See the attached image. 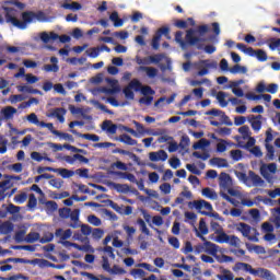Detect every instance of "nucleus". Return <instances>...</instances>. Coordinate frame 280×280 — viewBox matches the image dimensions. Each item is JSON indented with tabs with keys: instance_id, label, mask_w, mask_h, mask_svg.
<instances>
[{
	"instance_id": "nucleus-1",
	"label": "nucleus",
	"mask_w": 280,
	"mask_h": 280,
	"mask_svg": "<svg viewBox=\"0 0 280 280\" xmlns=\"http://www.w3.org/2000/svg\"><path fill=\"white\" fill-rule=\"evenodd\" d=\"M2 10L7 23H11V25H13L14 27H19V30H25L27 27V23H36V21L44 23L45 21H47V15H45V13L42 11L23 12L22 21L19 20V10H25V3L19 1L4 2V4L2 5Z\"/></svg>"
},
{
	"instance_id": "nucleus-2",
	"label": "nucleus",
	"mask_w": 280,
	"mask_h": 280,
	"mask_svg": "<svg viewBox=\"0 0 280 280\" xmlns=\"http://www.w3.org/2000/svg\"><path fill=\"white\" fill-rule=\"evenodd\" d=\"M235 230L241 233L243 237L249 240V242H259V232H257V229L241 222L235 225Z\"/></svg>"
},
{
	"instance_id": "nucleus-3",
	"label": "nucleus",
	"mask_w": 280,
	"mask_h": 280,
	"mask_svg": "<svg viewBox=\"0 0 280 280\" xmlns=\"http://www.w3.org/2000/svg\"><path fill=\"white\" fill-rule=\"evenodd\" d=\"M197 237L203 242V248L206 255H210L211 257H217L218 253H226V249L220 247L218 244L207 241V237L202 236L200 232H197Z\"/></svg>"
},
{
	"instance_id": "nucleus-4",
	"label": "nucleus",
	"mask_w": 280,
	"mask_h": 280,
	"mask_svg": "<svg viewBox=\"0 0 280 280\" xmlns=\"http://www.w3.org/2000/svg\"><path fill=\"white\" fill-rule=\"evenodd\" d=\"M192 67L198 71L197 75H208L209 69H218V61L215 60H199L192 63Z\"/></svg>"
},
{
	"instance_id": "nucleus-5",
	"label": "nucleus",
	"mask_w": 280,
	"mask_h": 280,
	"mask_svg": "<svg viewBox=\"0 0 280 280\" xmlns=\"http://www.w3.org/2000/svg\"><path fill=\"white\" fill-rule=\"evenodd\" d=\"M275 139V137L272 136V128H269L266 131V139H265V147L267 150V159H269V161H273L275 160V147H272V140Z\"/></svg>"
},
{
	"instance_id": "nucleus-6",
	"label": "nucleus",
	"mask_w": 280,
	"mask_h": 280,
	"mask_svg": "<svg viewBox=\"0 0 280 280\" xmlns=\"http://www.w3.org/2000/svg\"><path fill=\"white\" fill-rule=\"evenodd\" d=\"M246 187H264L266 182L261 178V176L255 174V172L249 171L246 180Z\"/></svg>"
},
{
	"instance_id": "nucleus-7",
	"label": "nucleus",
	"mask_w": 280,
	"mask_h": 280,
	"mask_svg": "<svg viewBox=\"0 0 280 280\" xmlns=\"http://www.w3.org/2000/svg\"><path fill=\"white\" fill-rule=\"evenodd\" d=\"M260 174L266 180H272V175L277 174V165L275 163L262 164L260 166Z\"/></svg>"
},
{
	"instance_id": "nucleus-8",
	"label": "nucleus",
	"mask_w": 280,
	"mask_h": 280,
	"mask_svg": "<svg viewBox=\"0 0 280 280\" xmlns=\"http://www.w3.org/2000/svg\"><path fill=\"white\" fill-rule=\"evenodd\" d=\"M167 159H170V155L165 150L152 151L149 153V160L152 163H159V162L165 163Z\"/></svg>"
},
{
	"instance_id": "nucleus-9",
	"label": "nucleus",
	"mask_w": 280,
	"mask_h": 280,
	"mask_svg": "<svg viewBox=\"0 0 280 280\" xmlns=\"http://www.w3.org/2000/svg\"><path fill=\"white\" fill-rule=\"evenodd\" d=\"M18 109L12 106H5L0 110V119L2 121H12L16 115Z\"/></svg>"
},
{
	"instance_id": "nucleus-10",
	"label": "nucleus",
	"mask_w": 280,
	"mask_h": 280,
	"mask_svg": "<svg viewBox=\"0 0 280 280\" xmlns=\"http://www.w3.org/2000/svg\"><path fill=\"white\" fill-rule=\"evenodd\" d=\"M253 277H259L260 279H266V280H277V276H275L272 271L266 268L254 269Z\"/></svg>"
},
{
	"instance_id": "nucleus-11",
	"label": "nucleus",
	"mask_w": 280,
	"mask_h": 280,
	"mask_svg": "<svg viewBox=\"0 0 280 280\" xmlns=\"http://www.w3.org/2000/svg\"><path fill=\"white\" fill-rule=\"evenodd\" d=\"M133 125L136 127V132L138 135V139L140 137H143L145 135H153V137H159L161 133L159 132H152V130L150 129H145V127H143L139 121L133 120Z\"/></svg>"
},
{
	"instance_id": "nucleus-12",
	"label": "nucleus",
	"mask_w": 280,
	"mask_h": 280,
	"mask_svg": "<svg viewBox=\"0 0 280 280\" xmlns=\"http://www.w3.org/2000/svg\"><path fill=\"white\" fill-rule=\"evenodd\" d=\"M50 62L44 65L43 70L46 71V73H58L60 71V66H58V57H51Z\"/></svg>"
},
{
	"instance_id": "nucleus-13",
	"label": "nucleus",
	"mask_w": 280,
	"mask_h": 280,
	"mask_svg": "<svg viewBox=\"0 0 280 280\" xmlns=\"http://www.w3.org/2000/svg\"><path fill=\"white\" fill-rule=\"evenodd\" d=\"M107 187H109V189H115L116 191H118V194L130 192V186H128V184H117L114 182H107Z\"/></svg>"
},
{
	"instance_id": "nucleus-14",
	"label": "nucleus",
	"mask_w": 280,
	"mask_h": 280,
	"mask_svg": "<svg viewBox=\"0 0 280 280\" xmlns=\"http://www.w3.org/2000/svg\"><path fill=\"white\" fill-rule=\"evenodd\" d=\"M137 71L144 72L147 78H150L151 80L156 78V75H159V69H156L154 67L139 66L137 68Z\"/></svg>"
},
{
	"instance_id": "nucleus-15",
	"label": "nucleus",
	"mask_w": 280,
	"mask_h": 280,
	"mask_svg": "<svg viewBox=\"0 0 280 280\" xmlns=\"http://www.w3.org/2000/svg\"><path fill=\"white\" fill-rule=\"evenodd\" d=\"M71 235H73V231H71V229L65 230L59 228L55 232V237H57L59 242L70 240Z\"/></svg>"
},
{
	"instance_id": "nucleus-16",
	"label": "nucleus",
	"mask_w": 280,
	"mask_h": 280,
	"mask_svg": "<svg viewBox=\"0 0 280 280\" xmlns=\"http://www.w3.org/2000/svg\"><path fill=\"white\" fill-rule=\"evenodd\" d=\"M163 60L166 62L167 69H172L170 66L172 65V61L170 58H167V56H165V54H156L151 56V65H159L160 62H163Z\"/></svg>"
},
{
	"instance_id": "nucleus-17",
	"label": "nucleus",
	"mask_w": 280,
	"mask_h": 280,
	"mask_svg": "<svg viewBox=\"0 0 280 280\" xmlns=\"http://www.w3.org/2000/svg\"><path fill=\"white\" fill-rule=\"evenodd\" d=\"M248 121L253 128V130H255L256 132H259V130H261V119H264V117L261 115L255 116H248Z\"/></svg>"
},
{
	"instance_id": "nucleus-18",
	"label": "nucleus",
	"mask_w": 280,
	"mask_h": 280,
	"mask_svg": "<svg viewBox=\"0 0 280 280\" xmlns=\"http://www.w3.org/2000/svg\"><path fill=\"white\" fill-rule=\"evenodd\" d=\"M192 205H194L195 209H197V211H202V210L213 211V206H211V203L209 201L203 200V199L196 200V201H194Z\"/></svg>"
},
{
	"instance_id": "nucleus-19",
	"label": "nucleus",
	"mask_w": 280,
	"mask_h": 280,
	"mask_svg": "<svg viewBox=\"0 0 280 280\" xmlns=\"http://www.w3.org/2000/svg\"><path fill=\"white\" fill-rule=\"evenodd\" d=\"M69 218L71 220V223H69V226L71 229H80V210L74 209L73 211H71Z\"/></svg>"
},
{
	"instance_id": "nucleus-20",
	"label": "nucleus",
	"mask_w": 280,
	"mask_h": 280,
	"mask_svg": "<svg viewBox=\"0 0 280 280\" xmlns=\"http://www.w3.org/2000/svg\"><path fill=\"white\" fill-rule=\"evenodd\" d=\"M232 185L233 182L231 179V176L226 173L221 174L219 187H221L222 189H230Z\"/></svg>"
},
{
	"instance_id": "nucleus-21",
	"label": "nucleus",
	"mask_w": 280,
	"mask_h": 280,
	"mask_svg": "<svg viewBox=\"0 0 280 280\" xmlns=\"http://www.w3.org/2000/svg\"><path fill=\"white\" fill-rule=\"evenodd\" d=\"M65 115H67V109L59 107L52 109L48 117H56L60 124H65Z\"/></svg>"
},
{
	"instance_id": "nucleus-22",
	"label": "nucleus",
	"mask_w": 280,
	"mask_h": 280,
	"mask_svg": "<svg viewBox=\"0 0 280 280\" xmlns=\"http://www.w3.org/2000/svg\"><path fill=\"white\" fill-rule=\"evenodd\" d=\"M72 135H75L77 137H80L81 139H86L88 141H94L97 143L100 141V136L93 135V133H80L75 129H71Z\"/></svg>"
},
{
	"instance_id": "nucleus-23",
	"label": "nucleus",
	"mask_w": 280,
	"mask_h": 280,
	"mask_svg": "<svg viewBox=\"0 0 280 280\" xmlns=\"http://www.w3.org/2000/svg\"><path fill=\"white\" fill-rule=\"evenodd\" d=\"M39 38L42 42L45 43V45H47V43H51V40H58V34H56L55 32H42L39 33Z\"/></svg>"
},
{
	"instance_id": "nucleus-24",
	"label": "nucleus",
	"mask_w": 280,
	"mask_h": 280,
	"mask_svg": "<svg viewBox=\"0 0 280 280\" xmlns=\"http://www.w3.org/2000/svg\"><path fill=\"white\" fill-rule=\"evenodd\" d=\"M14 231V223L11 221H5L0 223V234L1 235H8Z\"/></svg>"
},
{
	"instance_id": "nucleus-25",
	"label": "nucleus",
	"mask_w": 280,
	"mask_h": 280,
	"mask_svg": "<svg viewBox=\"0 0 280 280\" xmlns=\"http://www.w3.org/2000/svg\"><path fill=\"white\" fill-rule=\"evenodd\" d=\"M201 196L208 200H218V192L213 188L206 187L201 190Z\"/></svg>"
},
{
	"instance_id": "nucleus-26",
	"label": "nucleus",
	"mask_w": 280,
	"mask_h": 280,
	"mask_svg": "<svg viewBox=\"0 0 280 280\" xmlns=\"http://www.w3.org/2000/svg\"><path fill=\"white\" fill-rule=\"evenodd\" d=\"M102 130H105L108 135H115L117 132V125L110 120H105L102 125Z\"/></svg>"
},
{
	"instance_id": "nucleus-27",
	"label": "nucleus",
	"mask_w": 280,
	"mask_h": 280,
	"mask_svg": "<svg viewBox=\"0 0 280 280\" xmlns=\"http://www.w3.org/2000/svg\"><path fill=\"white\" fill-rule=\"evenodd\" d=\"M226 97H229V93L226 92H218L215 95V98L218 100L221 108H226L229 106V101H226Z\"/></svg>"
},
{
	"instance_id": "nucleus-28",
	"label": "nucleus",
	"mask_w": 280,
	"mask_h": 280,
	"mask_svg": "<svg viewBox=\"0 0 280 280\" xmlns=\"http://www.w3.org/2000/svg\"><path fill=\"white\" fill-rule=\"evenodd\" d=\"M230 73H232V75H237V73L246 75V73H248V68L236 63L230 68Z\"/></svg>"
},
{
	"instance_id": "nucleus-29",
	"label": "nucleus",
	"mask_w": 280,
	"mask_h": 280,
	"mask_svg": "<svg viewBox=\"0 0 280 280\" xmlns=\"http://www.w3.org/2000/svg\"><path fill=\"white\" fill-rule=\"evenodd\" d=\"M234 270H243V272H249V275H253V272H255L253 266L246 262H236L234 266Z\"/></svg>"
},
{
	"instance_id": "nucleus-30",
	"label": "nucleus",
	"mask_w": 280,
	"mask_h": 280,
	"mask_svg": "<svg viewBox=\"0 0 280 280\" xmlns=\"http://www.w3.org/2000/svg\"><path fill=\"white\" fill-rule=\"evenodd\" d=\"M186 40L189 43V45H198V43H200V39L196 37V31L194 30L187 31Z\"/></svg>"
},
{
	"instance_id": "nucleus-31",
	"label": "nucleus",
	"mask_w": 280,
	"mask_h": 280,
	"mask_svg": "<svg viewBox=\"0 0 280 280\" xmlns=\"http://www.w3.org/2000/svg\"><path fill=\"white\" fill-rule=\"evenodd\" d=\"M210 165H213V167H229V162L222 158H213L210 160Z\"/></svg>"
},
{
	"instance_id": "nucleus-32",
	"label": "nucleus",
	"mask_w": 280,
	"mask_h": 280,
	"mask_svg": "<svg viewBox=\"0 0 280 280\" xmlns=\"http://www.w3.org/2000/svg\"><path fill=\"white\" fill-rule=\"evenodd\" d=\"M69 110L72 115H80L83 119H86V113H89V109L75 107L73 105L69 106Z\"/></svg>"
},
{
	"instance_id": "nucleus-33",
	"label": "nucleus",
	"mask_w": 280,
	"mask_h": 280,
	"mask_svg": "<svg viewBox=\"0 0 280 280\" xmlns=\"http://www.w3.org/2000/svg\"><path fill=\"white\" fill-rule=\"evenodd\" d=\"M109 20L114 23V27H124V20L119 19V13H117V11H114L109 15Z\"/></svg>"
},
{
	"instance_id": "nucleus-34",
	"label": "nucleus",
	"mask_w": 280,
	"mask_h": 280,
	"mask_svg": "<svg viewBox=\"0 0 280 280\" xmlns=\"http://www.w3.org/2000/svg\"><path fill=\"white\" fill-rule=\"evenodd\" d=\"M214 259L219 264H233V261H234L233 257L226 256V255H224V253L217 254V256H214Z\"/></svg>"
},
{
	"instance_id": "nucleus-35",
	"label": "nucleus",
	"mask_w": 280,
	"mask_h": 280,
	"mask_svg": "<svg viewBox=\"0 0 280 280\" xmlns=\"http://www.w3.org/2000/svg\"><path fill=\"white\" fill-rule=\"evenodd\" d=\"M118 141H120V143H125L126 145H137V140L132 139V137L126 133L120 135Z\"/></svg>"
},
{
	"instance_id": "nucleus-36",
	"label": "nucleus",
	"mask_w": 280,
	"mask_h": 280,
	"mask_svg": "<svg viewBox=\"0 0 280 280\" xmlns=\"http://www.w3.org/2000/svg\"><path fill=\"white\" fill-rule=\"evenodd\" d=\"M209 145H211V141H209V140L202 138V139H200L199 141H197V142L192 145V148H194L195 150H205L206 148H209Z\"/></svg>"
},
{
	"instance_id": "nucleus-37",
	"label": "nucleus",
	"mask_w": 280,
	"mask_h": 280,
	"mask_svg": "<svg viewBox=\"0 0 280 280\" xmlns=\"http://www.w3.org/2000/svg\"><path fill=\"white\" fill-rule=\"evenodd\" d=\"M56 173L59 174L62 178H71L75 176V172L67 168H56Z\"/></svg>"
},
{
	"instance_id": "nucleus-38",
	"label": "nucleus",
	"mask_w": 280,
	"mask_h": 280,
	"mask_svg": "<svg viewBox=\"0 0 280 280\" xmlns=\"http://www.w3.org/2000/svg\"><path fill=\"white\" fill-rule=\"evenodd\" d=\"M198 233L205 237V235L209 234V228L207 226V222H205V219H200L199 221V232L196 230V235L198 236Z\"/></svg>"
},
{
	"instance_id": "nucleus-39",
	"label": "nucleus",
	"mask_w": 280,
	"mask_h": 280,
	"mask_svg": "<svg viewBox=\"0 0 280 280\" xmlns=\"http://www.w3.org/2000/svg\"><path fill=\"white\" fill-rule=\"evenodd\" d=\"M61 8H63L65 10H72L73 12H75L78 10H82V4L78 2H66L61 5Z\"/></svg>"
},
{
	"instance_id": "nucleus-40",
	"label": "nucleus",
	"mask_w": 280,
	"mask_h": 280,
	"mask_svg": "<svg viewBox=\"0 0 280 280\" xmlns=\"http://www.w3.org/2000/svg\"><path fill=\"white\" fill-rule=\"evenodd\" d=\"M130 275L133 277V279H143L147 273L143 269H141V267H138L136 269H131Z\"/></svg>"
},
{
	"instance_id": "nucleus-41",
	"label": "nucleus",
	"mask_w": 280,
	"mask_h": 280,
	"mask_svg": "<svg viewBox=\"0 0 280 280\" xmlns=\"http://www.w3.org/2000/svg\"><path fill=\"white\" fill-rule=\"evenodd\" d=\"M38 240H40V234L38 232H31L25 237L27 244H34V242H38Z\"/></svg>"
},
{
	"instance_id": "nucleus-42",
	"label": "nucleus",
	"mask_w": 280,
	"mask_h": 280,
	"mask_svg": "<svg viewBox=\"0 0 280 280\" xmlns=\"http://www.w3.org/2000/svg\"><path fill=\"white\" fill-rule=\"evenodd\" d=\"M136 62L137 65H139L140 67H148V65H152V58L151 56L141 58L139 56L136 57Z\"/></svg>"
},
{
	"instance_id": "nucleus-43",
	"label": "nucleus",
	"mask_w": 280,
	"mask_h": 280,
	"mask_svg": "<svg viewBox=\"0 0 280 280\" xmlns=\"http://www.w3.org/2000/svg\"><path fill=\"white\" fill-rule=\"evenodd\" d=\"M189 143H190L189 136L184 135V136H182L178 145H179L182 151L187 152V148H189Z\"/></svg>"
},
{
	"instance_id": "nucleus-44",
	"label": "nucleus",
	"mask_w": 280,
	"mask_h": 280,
	"mask_svg": "<svg viewBox=\"0 0 280 280\" xmlns=\"http://www.w3.org/2000/svg\"><path fill=\"white\" fill-rule=\"evenodd\" d=\"M229 234L225 233V231H221L219 234H217L215 242L218 244H228L229 242Z\"/></svg>"
},
{
	"instance_id": "nucleus-45",
	"label": "nucleus",
	"mask_w": 280,
	"mask_h": 280,
	"mask_svg": "<svg viewBox=\"0 0 280 280\" xmlns=\"http://www.w3.org/2000/svg\"><path fill=\"white\" fill-rule=\"evenodd\" d=\"M220 196H222L224 198V200H226L228 202H231V205H233V207H240V205H242L241 200L231 198L223 190L220 191Z\"/></svg>"
},
{
	"instance_id": "nucleus-46",
	"label": "nucleus",
	"mask_w": 280,
	"mask_h": 280,
	"mask_svg": "<svg viewBox=\"0 0 280 280\" xmlns=\"http://www.w3.org/2000/svg\"><path fill=\"white\" fill-rule=\"evenodd\" d=\"M137 224L141 231V233H143L144 235H149V236L151 235L150 229H148V225L145 224V221H143V219H138Z\"/></svg>"
},
{
	"instance_id": "nucleus-47",
	"label": "nucleus",
	"mask_w": 280,
	"mask_h": 280,
	"mask_svg": "<svg viewBox=\"0 0 280 280\" xmlns=\"http://www.w3.org/2000/svg\"><path fill=\"white\" fill-rule=\"evenodd\" d=\"M228 244H230V246H235V248H240L242 241L235 235H230L228 236Z\"/></svg>"
},
{
	"instance_id": "nucleus-48",
	"label": "nucleus",
	"mask_w": 280,
	"mask_h": 280,
	"mask_svg": "<svg viewBox=\"0 0 280 280\" xmlns=\"http://www.w3.org/2000/svg\"><path fill=\"white\" fill-rule=\"evenodd\" d=\"M26 120H27L28 124H33L34 126H39L40 127V124H43V121H40L38 119V116L34 113L27 115Z\"/></svg>"
},
{
	"instance_id": "nucleus-49",
	"label": "nucleus",
	"mask_w": 280,
	"mask_h": 280,
	"mask_svg": "<svg viewBox=\"0 0 280 280\" xmlns=\"http://www.w3.org/2000/svg\"><path fill=\"white\" fill-rule=\"evenodd\" d=\"M88 222L92 224V226H102V219L97 218L95 214L88 215Z\"/></svg>"
},
{
	"instance_id": "nucleus-50",
	"label": "nucleus",
	"mask_w": 280,
	"mask_h": 280,
	"mask_svg": "<svg viewBox=\"0 0 280 280\" xmlns=\"http://www.w3.org/2000/svg\"><path fill=\"white\" fill-rule=\"evenodd\" d=\"M48 184L54 187L55 189H61L62 185H65V182L60 178H51L49 179Z\"/></svg>"
},
{
	"instance_id": "nucleus-51",
	"label": "nucleus",
	"mask_w": 280,
	"mask_h": 280,
	"mask_svg": "<svg viewBox=\"0 0 280 280\" xmlns=\"http://www.w3.org/2000/svg\"><path fill=\"white\" fill-rule=\"evenodd\" d=\"M91 104H93L95 108H98V110H103V113H108V115H113V110L107 109L106 105L100 103L98 101H91Z\"/></svg>"
},
{
	"instance_id": "nucleus-52",
	"label": "nucleus",
	"mask_w": 280,
	"mask_h": 280,
	"mask_svg": "<svg viewBox=\"0 0 280 280\" xmlns=\"http://www.w3.org/2000/svg\"><path fill=\"white\" fill-rule=\"evenodd\" d=\"M238 132L240 135H242L243 139L246 141L247 139H249L252 132H250V128L248 126H242L241 128H238Z\"/></svg>"
},
{
	"instance_id": "nucleus-53",
	"label": "nucleus",
	"mask_w": 280,
	"mask_h": 280,
	"mask_svg": "<svg viewBox=\"0 0 280 280\" xmlns=\"http://www.w3.org/2000/svg\"><path fill=\"white\" fill-rule=\"evenodd\" d=\"M55 137H59V139H63V141H70L71 143L74 141L73 136L61 131H55Z\"/></svg>"
},
{
	"instance_id": "nucleus-54",
	"label": "nucleus",
	"mask_w": 280,
	"mask_h": 280,
	"mask_svg": "<svg viewBox=\"0 0 280 280\" xmlns=\"http://www.w3.org/2000/svg\"><path fill=\"white\" fill-rule=\"evenodd\" d=\"M8 152V139L0 135V154Z\"/></svg>"
},
{
	"instance_id": "nucleus-55",
	"label": "nucleus",
	"mask_w": 280,
	"mask_h": 280,
	"mask_svg": "<svg viewBox=\"0 0 280 280\" xmlns=\"http://www.w3.org/2000/svg\"><path fill=\"white\" fill-rule=\"evenodd\" d=\"M13 200H14V202H16V205H23V202H25V200H27V192H20L18 195H15Z\"/></svg>"
},
{
	"instance_id": "nucleus-56",
	"label": "nucleus",
	"mask_w": 280,
	"mask_h": 280,
	"mask_svg": "<svg viewBox=\"0 0 280 280\" xmlns=\"http://www.w3.org/2000/svg\"><path fill=\"white\" fill-rule=\"evenodd\" d=\"M27 232L25 230H20L15 233L14 240L18 244H21V242H25V234Z\"/></svg>"
},
{
	"instance_id": "nucleus-57",
	"label": "nucleus",
	"mask_w": 280,
	"mask_h": 280,
	"mask_svg": "<svg viewBox=\"0 0 280 280\" xmlns=\"http://www.w3.org/2000/svg\"><path fill=\"white\" fill-rule=\"evenodd\" d=\"M254 56H256L257 60L260 62H266V60H268V55L261 49L256 50Z\"/></svg>"
},
{
	"instance_id": "nucleus-58",
	"label": "nucleus",
	"mask_w": 280,
	"mask_h": 280,
	"mask_svg": "<svg viewBox=\"0 0 280 280\" xmlns=\"http://www.w3.org/2000/svg\"><path fill=\"white\" fill-rule=\"evenodd\" d=\"M241 201V205H243V207H255V201H253L252 199H248L246 196H241V199H238Z\"/></svg>"
},
{
	"instance_id": "nucleus-59",
	"label": "nucleus",
	"mask_w": 280,
	"mask_h": 280,
	"mask_svg": "<svg viewBox=\"0 0 280 280\" xmlns=\"http://www.w3.org/2000/svg\"><path fill=\"white\" fill-rule=\"evenodd\" d=\"M85 54L90 57V58H97V56H100V48L98 47H92L89 48Z\"/></svg>"
},
{
	"instance_id": "nucleus-60",
	"label": "nucleus",
	"mask_w": 280,
	"mask_h": 280,
	"mask_svg": "<svg viewBox=\"0 0 280 280\" xmlns=\"http://www.w3.org/2000/svg\"><path fill=\"white\" fill-rule=\"evenodd\" d=\"M38 205V200L36 199V196L34 194L30 195L28 197V209H36V206Z\"/></svg>"
},
{
	"instance_id": "nucleus-61",
	"label": "nucleus",
	"mask_w": 280,
	"mask_h": 280,
	"mask_svg": "<svg viewBox=\"0 0 280 280\" xmlns=\"http://www.w3.org/2000/svg\"><path fill=\"white\" fill-rule=\"evenodd\" d=\"M178 148H180L179 144H178V142H176V141L174 140V138H173V139L168 142V148H167L168 152H171V153H173V152H178Z\"/></svg>"
},
{
	"instance_id": "nucleus-62",
	"label": "nucleus",
	"mask_w": 280,
	"mask_h": 280,
	"mask_svg": "<svg viewBox=\"0 0 280 280\" xmlns=\"http://www.w3.org/2000/svg\"><path fill=\"white\" fill-rule=\"evenodd\" d=\"M109 275H126V270L117 265H114L109 270Z\"/></svg>"
},
{
	"instance_id": "nucleus-63",
	"label": "nucleus",
	"mask_w": 280,
	"mask_h": 280,
	"mask_svg": "<svg viewBox=\"0 0 280 280\" xmlns=\"http://www.w3.org/2000/svg\"><path fill=\"white\" fill-rule=\"evenodd\" d=\"M93 240H102L104 237V230L102 229H93L92 230Z\"/></svg>"
},
{
	"instance_id": "nucleus-64",
	"label": "nucleus",
	"mask_w": 280,
	"mask_h": 280,
	"mask_svg": "<svg viewBox=\"0 0 280 280\" xmlns=\"http://www.w3.org/2000/svg\"><path fill=\"white\" fill-rule=\"evenodd\" d=\"M25 82H27V84H36V82H38V77L32 74V73H26L25 74Z\"/></svg>"
}]
</instances>
